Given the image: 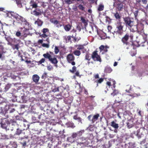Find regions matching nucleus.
I'll list each match as a JSON object with an SVG mask.
<instances>
[{
	"mask_svg": "<svg viewBox=\"0 0 148 148\" xmlns=\"http://www.w3.org/2000/svg\"><path fill=\"white\" fill-rule=\"evenodd\" d=\"M30 6L32 7V8H37L38 7L37 3H36V2L34 1H33L31 0L30 2Z\"/></svg>",
	"mask_w": 148,
	"mask_h": 148,
	"instance_id": "23",
	"label": "nucleus"
},
{
	"mask_svg": "<svg viewBox=\"0 0 148 148\" xmlns=\"http://www.w3.org/2000/svg\"><path fill=\"white\" fill-rule=\"evenodd\" d=\"M123 21L126 26L127 27L131 32H134L136 29L135 21L133 18L126 16L123 18Z\"/></svg>",
	"mask_w": 148,
	"mask_h": 148,
	"instance_id": "1",
	"label": "nucleus"
},
{
	"mask_svg": "<svg viewBox=\"0 0 148 148\" xmlns=\"http://www.w3.org/2000/svg\"><path fill=\"white\" fill-rule=\"evenodd\" d=\"M21 35V33L19 31H17L15 34V35L17 37H19Z\"/></svg>",
	"mask_w": 148,
	"mask_h": 148,
	"instance_id": "49",
	"label": "nucleus"
},
{
	"mask_svg": "<svg viewBox=\"0 0 148 148\" xmlns=\"http://www.w3.org/2000/svg\"><path fill=\"white\" fill-rule=\"evenodd\" d=\"M51 21L52 23H54L55 24H56V25L58 24H59V25H58L57 26L58 27H61L62 26V25L61 24H60L59 22L56 20H53V19L51 20Z\"/></svg>",
	"mask_w": 148,
	"mask_h": 148,
	"instance_id": "30",
	"label": "nucleus"
},
{
	"mask_svg": "<svg viewBox=\"0 0 148 148\" xmlns=\"http://www.w3.org/2000/svg\"><path fill=\"white\" fill-rule=\"evenodd\" d=\"M67 140L69 142L71 143L74 142L75 141L74 138H72L71 136L68 138Z\"/></svg>",
	"mask_w": 148,
	"mask_h": 148,
	"instance_id": "41",
	"label": "nucleus"
},
{
	"mask_svg": "<svg viewBox=\"0 0 148 148\" xmlns=\"http://www.w3.org/2000/svg\"><path fill=\"white\" fill-rule=\"evenodd\" d=\"M76 70V67L75 66H73L72 68V69H70L69 71L72 73H74Z\"/></svg>",
	"mask_w": 148,
	"mask_h": 148,
	"instance_id": "40",
	"label": "nucleus"
},
{
	"mask_svg": "<svg viewBox=\"0 0 148 148\" xmlns=\"http://www.w3.org/2000/svg\"><path fill=\"white\" fill-rule=\"evenodd\" d=\"M77 47V50L74 51L73 53L75 55L77 56H79L80 55L81 53L80 51L79 50H83V49H84V46L81 45H78Z\"/></svg>",
	"mask_w": 148,
	"mask_h": 148,
	"instance_id": "11",
	"label": "nucleus"
},
{
	"mask_svg": "<svg viewBox=\"0 0 148 148\" xmlns=\"http://www.w3.org/2000/svg\"><path fill=\"white\" fill-rule=\"evenodd\" d=\"M78 8L79 9L82 10H83L84 9V7L82 5L80 4L78 6Z\"/></svg>",
	"mask_w": 148,
	"mask_h": 148,
	"instance_id": "48",
	"label": "nucleus"
},
{
	"mask_svg": "<svg viewBox=\"0 0 148 148\" xmlns=\"http://www.w3.org/2000/svg\"><path fill=\"white\" fill-rule=\"evenodd\" d=\"M118 93V92L116 90H114L113 92L111 93V95L113 96H114L116 95Z\"/></svg>",
	"mask_w": 148,
	"mask_h": 148,
	"instance_id": "50",
	"label": "nucleus"
},
{
	"mask_svg": "<svg viewBox=\"0 0 148 148\" xmlns=\"http://www.w3.org/2000/svg\"><path fill=\"white\" fill-rule=\"evenodd\" d=\"M81 21L83 23L85 27L88 25V20L86 19L84 17H81Z\"/></svg>",
	"mask_w": 148,
	"mask_h": 148,
	"instance_id": "21",
	"label": "nucleus"
},
{
	"mask_svg": "<svg viewBox=\"0 0 148 148\" xmlns=\"http://www.w3.org/2000/svg\"><path fill=\"white\" fill-rule=\"evenodd\" d=\"M131 96L132 97V98H134V97H136L137 96V94L136 93H134L133 94H131L130 95H127L125 96L126 99L125 101H128L130 99V96Z\"/></svg>",
	"mask_w": 148,
	"mask_h": 148,
	"instance_id": "17",
	"label": "nucleus"
},
{
	"mask_svg": "<svg viewBox=\"0 0 148 148\" xmlns=\"http://www.w3.org/2000/svg\"><path fill=\"white\" fill-rule=\"evenodd\" d=\"M123 5L121 3H118L117 4L116 8L118 9V10L119 11L121 10L123 8Z\"/></svg>",
	"mask_w": 148,
	"mask_h": 148,
	"instance_id": "33",
	"label": "nucleus"
},
{
	"mask_svg": "<svg viewBox=\"0 0 148 148\" xmlns=\"http://www.w3.org/2000/svg\"><path fill=\"white\" fill-rule=\"evenodd\" d=\"M143 39L144 40V42H145L146 41H147V34H143Z\"/></svg>",
	"mask_w": 148,
	"mask_h": 148,
	"instance_id": "44",
	"label": "nucleus"
},
{
	"mask_svg": "<svg viewBox=\"0 0 148 148\" xmlns=\"http://www.w3.org/2000/svg\"><path fill=\"white\" fill-rule=\"evenodd\" d=\"M43 56L45 58L48 59L49 61L51 63L54 64L55 66H57V64L58 63V61L56 58L54 57L52 58L51 55L48 52L43 54Z\"/></svg>",
	"mask_w": 148,
	"mask_h": 148,
	"instance_id": "3",
	"label": "nucleus"
},
{
	"mask_svg": "<svg viewBox=\"0 0 148 148\" xmlns=\"http://www.w3.org/2000/svg\"><path fill=\"white\" fill-rule=\"evenodd\" d=\"M22 130L18 128H17L15 134L17 135H19L22 133Z\"/></svg>",
	"mask_w": 148,
	"mask_h": 148,
	"instance_id": "39",
	"label": "nucleus"
},
{
	"mask_svg": "<svg viewBox=\"0 0 148 148\" xmlns=\"http://www.w3.org/2000/svg\"><path fill=\"white\" fill-rule=\"evenodd\" d=\"M66 125L68 127H70L72 128H74L75 127L74 123L71 121H69L67 123Z\"/></svg>",
	"mask_w": 148,
	"mask_h": 148,
	"instance_id": "26",
	"label": "nucleus"
},
{
	"mask_svg": "<svg viewBox=\"0 0 148 148\" xmlns=\"http://www.w3.org/2000/svg\"><path fill=\"white\" fill-rule=\"evenodd\" d=\"M138 10H137L135 11L134 12V16L135 18H136L138 15Z\"/></svg>",
	"mask_w": 148,
	"mask_h": 148,
	"instance_id": "51",
	"label": "nucleus"
},
{
	"mask_svg": "<svg viewBox=\"0 0 148 148\" xmlns=\"http://www.w3.org/2000/svg\"><path fill=\"white\" fill-rule=\"evenodd\" d=\"M1 127L6 130H10L12 131L14 130V127H10V123L8 121L3 123H1Z\"/></svg>",
	"mask_w": 148,
	"mask_h": 148,
	"instance_id": "9",
	"label": "nucleus"
},
{
	"mask_svg": "<svg viewBox=\"0 0 148 148\" xmlns=\"http://www.w3.org/2000/svg\"><path fill=\"white\" fill-rule=\"evenodd\" d=\"M104 8V5H103L100 4L97 10L99 11H102L103 10Z\"/></svg>",
	"mask_w": 148,
	"mask_h": 148,
	"instance_id": "35",
	"label": "nucleus"
},
{
	"mask_svg": "<svg viewBox=\"0 0 148 148\" xmlns=\"http://www.w3.org/2000/svg\"><path fill=\"white\" fill-rule=\"evenodd\" d=\"M31 13L35 16H38L41 15L42 12L39 9L36 8Z\"/></svg>",
	"mask_w": 148,
	"mask_h": 148,
	"instance_id": "15",
	"label": "nucleus"
},
{
	"mask_svg": "<svg viewBox=\"0 0 148 148\" xmlns=\"http://www.w3.org/2000/svg\"><path fill=\"white\" fill-rule=\"evenodd\" d=\"M49 29L47 28H43L42 31V34L40 35V36L41 38H46L48 37V35L47 33L49 32Z\"/></svg>",
	"mask_w": 148,
	"mask_h": 148,
	"instance_id": "13",
	"label": "nucleus"
},
{
	"mask_svg": "<svg viewBox=\"0 0 148 148\" xmlns=\"http://www.w3.org/2000/svg\"><path fill=\"white\" fill-rule=\"evenodd\" d=\"M86 141V140L85 138H80L77 140V145L79 147L80 146L81 147H83L85 145V143Z\"/></svg>",
	"mask_w": 148,
	"mask_h": 148,
	"instance_id": "12",
	"label": "nucleus"
},
{
	"mask_svg": "<svg viewBox=\"0 0 148 148\" xmlns=\"http://www.w3.org/2000/svg\"><path fill=\"white\" fill-rule=\"evenodd\" d=\"M71 27L72 25L70 24H67L64 26V29L66 31L68 32L70 30Z\"/></svg>",
	"mask_w": 148,
	"mask_h": 148,
	"instance_id": "27",
	"label": "nucleus"
},
{
	"mask_svg": "<svg viewBox=\"0 0 148 148\" xmlns=\"http://www.w3.org/2000/svg\"><path fill=\"white\" fill-rule=\"evenodd\" d=\"M99 116V114H97L93 116L92 114H90L88 116L87 119L92 123H93L98 119Z\"/></svg>",
	"mask_w": 148,
	"mask_h": 148,
	"instance_id": "8",
	"label": "nucleus"
},
{
	"mask_svg": "<svg viewBox=\"0 0 148 148\" xmlns=\"http://www.w3.org/2000/svg\"><path fill=\"white\" fill-rule=\"evenodd\" d=\"M114 16L116 19L120 20L121 18V16L120 13L118 12H116L115 13H114Z\"/></svg>",
	"mask_w": 148,
	"mask_h": 148,
	"instance_id": "28",
	"label": "nucleus"
},
{
	"mask_svg": "<svg viewBox=\"0 0 148 148\" xmlns=\"http://www.w3.org/2000/svg\"><path fill=\"white\" fill-rule=\"evenodd\" d=\"M40 79L39 77L37 75H34L32 76V79L33 81L36 84H38V82Z\"/></svg>",
	"mask_w": 148,
	"mask_h": 148,
	"instance_id": "16",
	"label": "nucleus"
},
{
	"mask_svg": "<svg viewBox=\"0 0 148 148\" xmlns=\"http://www.w3.org/2000/svg\"><path fill=\"white\" fill-rule=\"evenodd\" d=\"M106 84L108 85L109 86H111V82H107Z\"/></svg>",
	"mask_w": 148,
	"mask_h": 148,
	"instance_id": "57",
	"label": "nucleus"
},
{
	"mask_svg": "<svg viewBox=\"0 0 148 148\" xmlns=\"http://www.w3.org/2000/svg\"><path fill=\"white\" fill-rule=\"evenodd\" d=\"M17 43V44L15 45L13 44L12 46V47L13 49H16L17 50H18L19 46V43Z\"/></svg>",
	"mask_w": 148,
	"mask_h": 148,
	"instance_id": "32",
	"label": "nucleus"
},
{
	"mask_svg": "<svg viewBox=\"0 0 148 148\" xmlns=\"http://www.w3.org/2000/svg\"><path fill=\"white\" fill-rule=\"evenodd\" d=\"M141 1L143 4H146L147 3V0H141Z\"/></svg>",
	"mask_w": 148,
	"mask_h": 148,
	"instance_id": "56",
	"label": "nucleus"
},
{
	"mask_svg": "<svg viewBox=\"0 0 148 148\" xmlns=\"http://www.w3.org/2000/svg\"><path fill=\"white\" fill-rule=\"evenodd\" d=\"M15 110L14 109V108H13L12 109H11L10 112V113H13V112H14L15 111Z\"/></svg>",
	"mask_w": 148,
	"mask_h": 148,
	"instance_id": "62",
	"label": "nucleus"
},
{
	"mask_svg": "<svg viewBox=\"0 0 148 148\" xmlns=\"http://www.w3.org/2000/svg\"><path fill=\"white\" fill-rule=\"evenodd\" d=\"M84 93L86 95H87L88 94V91L87 90L85 89H84Z\"/></svg>",
	"mask_w": 148,
	"mask_h": 148,
	"instance_id": "60",
	"label": "nucleus"
},
{
	"mask_svg": "<svg viewBox=\"0 0 148 148\" xmlns=\"http://www.w3.org/2000/svg\"><path fill=\"white\" fill-rule=\"evenodd\" d=\"M75 75L76 76H79V73L78 71H76V73H75Z\"/></svg>",
	"mask_w": 148,
	"mask_h": 148,
	"instance_id": "61",
	"label": "nucleus"
},
{
	"mask_svg": "<svg viewBox=\"0 0 148 148\" xmlns=\"http://www.w3.org/2000/svg\"><path fill=\"white\" fill-rule=\"evenodd\" d=\"M42 46L43 47H46L48 48L49 47V45L47 44L43 43L42 44Z\"/></svg>",
	"mask_w": 148,
	"mask_h": 148,
	"instance_id": "52",
	"label": "nucleus"
},
{
	"mask_svg": "<svg viewBox=\"0 0 148 148\" xmlns=\"http://www.w3.org/2000/svg\"><path fill=\"white\" fill-rule=\"evenodd\" d=\"M46 75L47 73H43L42 76V79H43L44 78V77H46Z\"/></svg>",
	"mask_w": 148,
	"mask_h": 148,
	"instance_id": "63",
	"label": "nucleus"
},
{
	"mask_svg": "<svg viewBox=\"0 0 148 148\" xmlns=\"http://www.w3.org/2000/svg\"><path fill=\"white\" fill-rule=\"evenodd\" d=\"M52 68V66L50 65L47 66V69L49 71H51Z\"/></svg>",
	"mask_w": 148,
	"mask_h": 148,
	"instance_id": "55",
	"label": "nucleus"
},
{
	"mask_svg": "<svg viewBox=\"0 0 148 148\" xmlns=\"http://www.w3.org/2000/svg\"><path fill=\"white\" fill-rule=\"evenodd\" d=\"M111 125L115 129H117L119 127L118 124L116 123L114 121L111 122Z\"/></svg>",
	"mask_w": 148,
	"mask_h": 148,
	"instance_id": "29",
	"label": "nucleus"
},
{
	"mask_svg": "<svg viewBox=\"0 0 148 148\" xmlns=\"http://www.w3.org/2000/svg\"><path fill=\"white\" fill-rule=\"evenodd\" d=\"M11 13L12 17H13L16 19V17H17V15H18V14L13 12H11Z\"/></svg>",
	"mask_w": 148,
	"mask_h": 148,
	"instance_id": "42",
	"label": "nucleus"
},
{
	"mask_svg": "<svg viewBox=\"0 0 148 148\" xmlns=\"http://www.w3.org/2000/svg\"><path fill=\"white\" fill-rule=\"evenodd\" d=\"M16 19L17 21L19 22H21L22 23L23 21H25V18L22 16H19L18 14L17 15V17L16 18Z\"/></svg>",
	"mask_w": 148,
	"mask_h": 148,
	"instance_id": "22",
	"label": "nucleus"
},
{
	"mask_svg": "<svg viewBox=\"0 0 148 148\" xmlns=\"http://www.w3.org/2000/svg\"><path fill=\"white\" fill-rule=\"evenodd\" d=\"M145 130L144 127H142L137 130V136L138 138H141L144 136L145 133Z\"/></svg>",
	"mask_w": 148,
	"mask_h": 148,
	"instance_id": "10",
	"label": "nucleus"
},
{
	"mask_svg": "<svg viewBox=\"0 0 148 148\" xmlns=\"http://www.w3.org/2000/svg\"><path fill=\"white\" fill-rule=\"evenodd\" d=\"M123 26L122 25L121 22L117 23L116 25V29L113 33L114 37L115 34L122 35L123 33Z\"/></svg>",
	"mask_w": 148,
	"mask_h": 148,
	"instance_id": "2",
	"label": "nucleus"
},
{
	"mask_svg": "<svg viewBox=\"0 0 148 148\" xmlns=\"http://www.w3.org/2000/svg\"><path fill=\"white\" fill-rule=\"evenodd\" d=\"M12 11H7L6 14L7 16L9 17H12Z\"/></svg>",
	"mask_w": 148,
	"mask_h": 148,
	"instance_id": "45",
	"label": "nucleus"
},
{
	"mask_svg": "<svg viewBox=\"0 0 148 148\" xmlns=\"http://www.w3.org/2000/svg\"><path fill=\"white\" fill-rule=\"evenodd\" d=\"M104 80V79L102 78H100L99 79H97L95 81V82L97 83V86H98V84L101 83Z\"/></svg>",
	"mask_w": 148,
	"mask_h": 148,
	"instance_id": "31",
	"label": "nucleus"
},
{
	"mask_svg": "<svg viewBox=\"0 0 148 148\" xmlns=\"http://www.w3.org/2000/svg\"><path fill=\"white\" fill-rule=\"evenodd\" d=\"M66 59L68 62L71 63L72 65L74 66L75 64V62L74 61L75 57L73 54H68L66 57Z\"/></svg>",
	"mask_w": 148,
	"mask_h": 148,
	"instance_id": "7",
	"label": "nucleus"
},
{
	"mask_svg": "<svg viewBox=\"0 0 148 148\" xmlns=\"http://www.w3.org/2000/svg\"><path fill=\"white\" fill-rule=\"evenodd\" d=\"M10 122L11 123V126H12V127H14V129H16V127H17L18 126V125L16 123V121L14 119L11 120Z\"/></svg>",
	"mask_w": 148,
	"mask_h": 148,
	"instance_id": "20",
	"label": "nucleus"
},
{
	"mask_svg": "<svg viewBox=\"0 0 148 148\" xmlns=\"http://www.w3.org/2000/svg\"><path fill=\"white\" fill-rule=\"evenodd\" d=\"M84 132V130H82L77 132L76 133L77 136H80L82 135L83 133Z\"/></svg>",
	"mask_w": 148,
	"mask_h": 148,
	"instance_id": "38",
	"label": "nucleus"
},
{
	"mask_svg": "<svg viewBox=\"0 0 148 148\" xmlns=\"http://www.w3.org/2000/svg\"><path fill=\"white\" fill-rule=\"evenodd\" d=\"M136 29L134 31V32L136 31H140L143 29L144 28V25L141 23H138L137 24H135Z\"/></svg>",
	"mask_w": 148,
	"mask_h": 148,
	"instance_id": "14",
	"label": "nucleus"
},
{
	"mask_svg": "<svg viewBox=\"0 0 148 148\" xmlns=\"http://www.w3.org/2000/svg\"><path fill=\"white\" fill-rule=\"evenodd\" d=\"M91 57L94 61H98L100 62L102 61L100 56L98 54L97 51L96 50L92 52Z\"/></svg>",
	"mask_w": 148,
	"mask_h": 148,
	"instance_id": "6",
	"label": "nucleus"
},
{
	"mask_svg": "<svg viewBox=\"0 0 148 148\" xmlns=\"http://www.w3.org/2000/svg\"><path fill=\"white\" fill-rule=\"evenodd\" d=\"M29 28L26 27H23V33L24 35L25 36L26 35H26L28 34L27 32H28Z\"/></svg>",
	"mask_w": 148,
	"mask_h": 148,
	"instance_id": "34",
	"label": "nucleus"
},
{
	"mask_svg": "<svg viewBox=\"0 0 148 148\" xmlns=\"http://www.w3.org/2000/svg\"><path fill=\"white\" fill-rule=\"evenodd\" d=\"M105 48L104 46L103 45H101L99 47V49L100 50V51H103V50L104 49V48Z\"/></svg>",
	"mask_w": 148,
	"mask_h": 148,
	"instance_id": "53",
	"label": "nucleus"
},
{
	"mask_svg": "<svg viewBox=\"0 0 148 148\" xmlns=\"http://www.w3.org/2000/svg\"><path fill=\"white\" fill-rule=\"evenodd\" d=\"M112 70L111 67L109 66H106L104 70V72L106 73H110L112 71Z\"/></svg>",
	"mask_w": 148,
	"mask_h": 148,
	"instance_id": "24",
	"label": "nucleus"
},
{
	"mask_svg": "<svg viewBox=\"0 0 148 148\" xmlns=\"http://www.w3.org/2000/svg\"><path fill=\"white\" fill-rule=\"evenodd\" d=\"M85 59L88 60V61H90L91 59V58L90 57V54L89 53H87L86 55L85 56Z\"/></svg>",
	"mask_w": 148,
	"mask_h": 148,
	"instance_id": "37",
	"label": "nucleus"
},
{
	"mask_svg": "<svg viewBox=\"0 0 148 148\" xmlns=\"http://www.w3.org/2000/svg\"><path fill=\"white\" fill-rule=\"evenodd\" d=\"M11 86V84H8L5 87V89L6 90H8Z\"/></svg>",
	"mask_w": 148,
	"mask_h": 148,
	"instance_id": "46",
	"label": "nucleus"
},
{
	"mask_svg": "<svg viewBox=\"0 0 148 148\" xmlns=\"http://www.w3.org/2000/svg\"><path fill=\"white\" fill-rule=\"evenodd\" d=\"M23 24L24 25V27H26L29 28H30L31 26L30 23L27 22L25 19V21L23 22Z\"/></svg>",
	"mask_w": 148,
	"mask_h": 148,
	"instance_id": "19",
	"label": "nucleus"
},
{
	"mask_svg": "<svg viewBox=\"0 0 148 148\" xmlns=\"http://www.w3.org/2000/svg\"><path fill=\"white\" fill-rule=\"evenodd\" d=\"M43 23V22L38 18L35 22V24L37 25L39 27L41 26Z\"/></svg>",
	"mask_w": 148,
	"mask_h": 148,
	"instance_id": "25",
	"label": "nucleus"
},
{
	"mask_svg": "<svg viewBox=\"0 0 148 148\" xmlns=\"http://www.w3.org/2000/svg\"><path fill=\"white\" fill-rule=\"evenodd\" d=\"M133 37L134 36L133 34H130L129 33H127L122 37L121 39V41L123 43V45H127L129 44L128 40L129 38H130L131 39H132Z\"/></svg>",
	"mask_w": 148,
	"mask_h": 148,
	"instance_id": "4",
	"label": "nucleus"
},
{
	"mask_svg": "<svg viewBox=\"0 0 148 148\" xmlns=\"http://www.w3.org/2000/svg\"><path fill=\"white\" fill-rule=\"evenodd\" d=\"M28 141V140L27 138H24L21 139V144L23 147H25L26 145L27 142Z\"/></svg>",
	"mask_w": 148,
	"mask_h": 148,
	"instance_id": "18",
	"label": "nucleus"
},
{
	"mask_svg": "<svg viewBox=\"0 0 148 148\" xmlns=\"http://www.w3.org/2000/svg\"><path fill=\"white\" fill-rule=\"evenodd\" d=\"M94 77L95 79H98L99 78V75L98 74L95 75Z\"/></svg>",
	"mask_w": 148,
	"mask_h": 148,
	"instance_id": "58",
	"label": "nucleus"
},
{
	"mask_svg": "<svg viewBox=\"0 0 148 148\" xmlns=\"http://www.w3.org/2000/svg\"><path fill=\"white\" fill-rule=\"evenodd\" d=\"M43 42V40H39L38 41V43L39 44H42Z\"/></svg>",
	"mask_w": 148,
	"mask_h": 148,
	"instance_id": "59",
	"label": "nucleus"
},
{
	"mask_svg": "<svg viewBox=\"0 0 148 148\" xmlns=\"http://www.w3.org/2000/svg\"><path fill=\"white\" fill-rule=\"evenodd\" d=\"M77 136L76 132L73 133L71 136V137L74 139Z\"/></svg>",
	"mask_w": 148,
	"mask_h": 148,
	"instance_id": "47",
	"label": "nucleus"
},
{
	"mask_svg": "<svg viewBox=\"0 0 148 148\" xmlns=\"http://www.w3.org/2000/svg\"><path fill=\"white\" fill-rule=\"evenodd\" d=\"M59 50L57 46H55V49H54V52L56 54H57L59 52Z\"/></svg>",
	"mask_w": 148,
	"mask_h": 148,
	"instance_id": "43",
	"label": "nucleus"
},
{
	"mask_svg": "<svg viewBox=\"0 0 148 148\" xmlns=\"http://www.w3.org/2000/svg\"><path fill=\"white\" fill-rule=\"evenodd\" d=\"M65 2L68 4H70L72 3V1L71 0H65Z\"/></svg>",
	"mask_w": 148,
	"mask_h": 148,
	"instance_id": "54",
	"label": "nucleus"
},
{
	"mask_svg": "<svg viewBox=\"0 0 148 148\" xmlns=\"http://www.w3.org/2000/svg\"><path fill=\"white\" fill-rule=\"evenodd\" d=\"M5 38L6 40L8 42V44L11 46H12L13 45L12 44V43H16L18 42L19 43L21 41L20 40H17L14 38H12L10 36H5Z\"/></svg>",
	"mask_w": 148,
	"mask_h": 148,
	"instance_id": "5",
	"label": "nucleus"
},
{
	"mask_svg": "<svg viewBox=\"0 0 148 148\" xmlns=\"http://www.w3.org/2000/svg\"><path fill=\"white\" fill-rule=\"evenodd\" d=\"M18 56L19 57H22V56H23L21 55V53L20 52H18Z\"/></svg>",
	"mask_w": 148,
	"mask_h": 148,
	"instance_id": "64",
	"label": "nucleus"
},
{
	"mask_svg": "<svg viewBox=\"0 0 148 148\" xmlns=\"http://www.w3.org/2000/svg\"><path fill=\"white\" fill-rule=\"evenodd\" d=\"M45 61V59L42 58L39 61L36 62L37 63L38 65H39L42 64V63L44 62Z\"/></svg>",
	"mask_w": 148,
	"mask_h": 148,
	"instance_id": "36",
	"label": "nucleus"
}]
</instances>
